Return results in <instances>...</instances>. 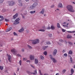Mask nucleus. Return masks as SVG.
<instances>
[{
	"instance_id": "obj_1",
	"label": "nucleus",
	"mask_w": 75,
	"mask_h": 75,
	"mask_svg": "<svg viewBox=\"0 0 75 75\" xmlns=\"http://www.w3.org/2000/svg\"><path fill=\"white\" fill-rule=\"evenodd\" d=\"M67 8L69 11L70 12H74L75 11L74 9H73V7L71 5H68L67 6Z\"/></svg>"
},
{
	"instance_id": "obj_37",
	"label": "nucleus",
	"mask_w": 75,
	"mask_h": 75,
	"mask_svg": "<svg viewBox=\"0 0 75 75\" xmlns=\"http://www.w3.org/2000/svg\"><path fill=\"white\" fill-rule=\"evenodd\" d=\"M47 45H49V44H51V43L50 42H47Z\"/></svg>"
},
{
	"instance_id": "obj_62",
	"label": "nucleus",
	"mask_w": 75,
	"mask_h": 75,
	"mask_svg": "<svg viewBox=\"0 0 75 75\" xmlns=\"http://www.w3.org/2000/svg\"><path fill=\"white\" fill-rule=\"evenodd\" d=\"M44 75H49L48 74H45Z\"/></svg>"
},
{
	"instance_id": "obj_26",
	"label": "nucleus",
	"mask_w": 75,
	"mask_h": 75,
	"mask_svg": "<svg viewBox=\"0 0 75 75\" xmlns=\"http://www.w3.org/2000/svg\"><path fill=\"white\" fill-rule=\"evenodd\" d=\"M57 27H58V28H60V25H59V23H57Z\"/></svg>"
},
{
	"instance_id": "obj_20",
	"label": "nucleus",
	"mask_w": 75,
	"mask_h": 75,
	"mask_svg": "<svg viewBox=\"0 0 75 75\" xmlns=\"http://www.w3.org/2000/svg\"><path fill=\"white\" fill-rule=\"evenodd\" d=\"M67 32H68V33H75V31H72V32L71 31H67Z\"/></svg>"
},
{
	"instance_id": "obj_59",
	"label": "nucleus",
	"mask_w": 75,
	"mask_h": 75,
	"mask_svg": "<svg viewBox=\"0 0 75 75\" xmlns=\"http://www.w3.org/2000/svg\"><path fill=\"white\" fill-rule=\"evenodd\" d=\"M26 60V59L25 58H23V61H25Z\"/></svg>"
},
{
	"instance_id": "obj_45",
	"label": "nucleus",
	"mask_w": 75,
	"mask_h": 75,
	"mask_svg": "<svg viewBox=\"0 0 75 75\" xmlns=\"http://www.w3.org/2000/svg\"><path fill=\"white\" fill-rule=\"evenodd\" d=\"M52 35L51 34H49V37H52Z\"/></svg>"
},
{
	"instance_id": "obj_25",
	"label": "nucleus",
	"mask_w": 75,
	"mask_h": 75,
	"mask_svg": "<svg viewBox=\"0 0 75 75\" xmlns=\"http://www.w3.org/2000/svg\"><path fill=\"white\" fill-rule=\"evenodd\" d=\"M68 53L69 54H72V51L71 50H70Z\"/></svg>"
},
{
	"instance_id": "obj_34",
	"label": "nucleus",
	"mask_w": 75,
	"mask_h": 75,
	"mask_svg": "<svg viewBox=\"0 0 75 75\" xmlns=\"http://www.w3.org/2000/svg\"><path fill=\"white\" fill-rule=\"evenodd\" d=\"M68 43H69V44H70L71 45H72V43L71 42H68Z\"/></svg>"
},
{
	"instance_id": "obj_42",
	"label": "nucleus",
	"mask_w": 75,
	"mask_h": 75,
	"mask_svg": "<svg viewBox=\"0 0 75 75\" xmlns=\"http://www.w3.org/2000/svg\"><path fill=\"white\" fill-rule=\"evenodd\" d=\"M3 20H4V18H3H3H1V19H0V21H3Z\"/></svg>"
},
{
	"instance_id": "obj_35",
	"label": "nucleus",
	"mask_w": 75,
	"mask_h": 75,
	"mask_svg": "<svg viewBox=\"0 0 75 75\" xmlns=\"http://www.w3.org/2000/svg\"><path fill=\"white\" fill-rule=\"evenodd\" d=\"M22 62H21V60H20V61L19 62V63L20 65H21Z\"/></svg>"
},
{
	"instance_id": "obj_14",
	"label": "nucleus",
	"mask_w": 75,
	"mask_h": 75,
	"mask_svg": "<svg viewBox=\"0 0 75 75\" xmlns=\"http://www.w3.org/2000/svg\"><path fill=\"white\" fill-rule=\"evenodd\" d=\"M40 13L44 14V9L42 8V11L40 12Z\"/></svg>"
},
{
	"instance_id": "obj_15",
	"label": "nucleus",
	"mask_w": 75,
	"mask_h": 75,
	"mask_svg": "<svg viewBox=\"0 0 75 75\" xmlns=\"http://www.w3.org/2000/svg\"><path fill=\"white\" fill-rule=\"evenodd\" d=\"M18 14L17 13H16V14L13 16V19H15L18 16Z\"/></svg>"
},
{
	"instance_id": "obj_52",
	"label": "nucleus",
	"mask_w": 75,
	"mask_h": 75,
	"mask_svg": "<svg viewBox=\"0 0 75 75\" xmlns=\"http://www.w3.org/2000/svg\"><path fill=\"white\" fill-rule=\"evenodd\" d=\"M3 18V16H0V18Z\"/></svg>"
},
{
	"instance_id": "obj_3",
	"label": "nucleus",
	"mask_w": 75,
	"mask_h": 75,
	"mask_svg": "<svg viewBox=\"0 0 75 75\" xmlns=\"http://www.w3.org/2000/svg\"><path fill=\"white\" fill-rule=\"evenodd\" d=\"M7 4L9 6H12L15 4V2L13 1H9L7 2Z\"/></svg>"
},
{
	"instance_id": "obj_49",
	"label": "nucleus",
	"mask_w": 75,
	"mask_h": 75,
	"mask_svg": "<svg viewBox=\"0 0 75 75\" xmlns=\"http://www.w3.org/2000/svg\"><path fill=\"white\" fill-rule=\"evenodd\" d=\"M59 41H60V42H64V41L62 40H59Z\"/></svg>"
},
{
	"instance_id": "obj_64",
	"label": "nucleus",
	"mask_w": 75,
	"mask_h": 75,
	"mask_svg": "<svg viewBox=\"0 0 75 75\" xmlns=\"http://www.w3.org/2000/svg\"><path fill=\"white\" fill-rule=\"evenodd\" d=\"M56 75H59V74L58 73H57L56 74Z\"/></svg>"
},
{
	"instance_id": "obj_53",
	"label": "nucleus",
	"mask_w": 75,
	"mask_h": 75,
	"mask_svg": "<svg viewBox=\"0 0 75 75\" xmlns=\"http://www.w3.org/2000/svg\"><path fill=\"white\" fill-rule=\"evenodd\" d=\"M17 56H18V57H21V55H20L19 54H17Z\"/></svg>"
},
{
	"instance_id": "obj_2",
	"label": "nucleus",
	"mask_w": 75,
	"mask_h": 75,
	"mask_svg": "<svg viewBox=\"0 0 75 75\" xmlns=\"http://www.w3.org/2000/svg\"><path fill=\"white\" fill-rule=\"evenodd\" d=\"M31 41H32V44H33V45H35L36 44H38V43H39L40 40H39V39H37L35 40H31Z\"/></svg>"
},
{
	"instance_id": "obj_6",
	"label": "nucleus",
	"mask_w": 75,
	"mask_h": 75,
	"mask_svg": "<svg viewBox=\"0 0 75 75\" xmlns=\"http://www.w3.org/2000/svg\"><path fill=\"white\" fill-rule=\"evenodd\" d=\"M18 5L19 6H23V4L21 3V0H18Z\"/></svg>"
},
{
	"instance_id": "obj_41",
	"label": "nucleus",
	"mask_w": 75,
	"mask_h": 75,
	"mask_svg": "<svg viewBox=\"0 0 75 75\" xmlns=\"http://www.w3.org/2000/svg\"><path fill=\"white\" fill-rule=\"evenodd\" d=\"M39 71L40 74V75H42V74L41 73V70H39Z\"/></svg>"
},
{
	"instance_id": "obj_33",
	"label": "nucleus",
	"mask_w": 75,
	"mask_h": 75,
	"mask_svg": "<svg viewBox=\"0 0 75 75\" xmlns=\"http://www.w3.org/2000/svg\"><path fill=\"white\" fill-rule=\"evenodd\" d=\"M49 57L50 59H52V58H53V57H52V55H50Z\"/></svg>"
},
{
	"instance_id": "obj_47",
	"label": "nucleus",
	"mask_w": 75,
	"mask_h": 75,
	"mask_svg": "<svg viewBox=\"0 0 75 75\" xmlns=\"http://www.w3.org/2000/svg\"><path fill=\"white\" fill-rule=\"evenodd\" d=\"M13 34L14 35H17L16 32H14Z\"/></svg>"
},
{
	"instance_id": "obj_55",
	"label": "nucleus",
	"mask_w": 75,
	"mask_h": 75,
	"mask_svg": "<svg viewBox=\"0 0 75 75\" xmlns=\"http://www.w3.org/2000/svg\"><path fill=\"white\" fill-rule=\"evenodd\" d=\"M30 66H31L32 67V68H35L34 67H33V66L32 65H30Z\"/></svg>"
},
{
	"instance_id": "obj_30",
	"label": "nucleus",
	"mask_w": 75,
	"mask_h": 75,
	"mask_svg": "<svg viewBox=\"0 0 75 75\" xmlns=\"http://www.w3.org/2000/svg\"><path fill=\"white\" fill-rule=\"evenodd\" d=\"M43 54L45 55H47V52L45 51L43 53Z\"/></svg>"
},
{
	"instance_id": "obj_51",
	"label": "nucleus",
	"mask_w": 75,
	"mask_h": 75,
	"mask_svg": "<svg viewBox=\"0 0 75 75\" xmlns=\"http://www.w3.org/2000/svg\"><path fill=\"white\" fill-rule=\"evenodd\" d=\"M47 30H50V29H51V28L50 27H49L48 28H47Z\"/></svg>"
},
{
	"instance_id": "obj_21",
	"label": "nucleus",
	"mask_w": 75,
	"mask_h": 75,
	"mask_svg": "<svg viewBox=\"0 0 75 75\" xmlns=\"http://www.w3.org/2000/svg\"><path fill=\"white\" fill-rule=\"evenodd\" d=\"M30 8L31 9H33V8H35V7H34V6H33V5H32V6H30Z\"/></svg>"
},
{
	"instance_id": "obj_57",
	"label": "nucleus",
	"mask_w": 75,
	"mask_h": 75,
	"mask_svg": "<svg viewBox=\"0 0 75 75\" xmlns=\"http://www.w3.org/2000/svg\"><path fill=\"white\" fill-rule=\"evenodd\" d=\"M67 25H68V24H67L66 25H63V26L64 27H67Z\"/></svg>"
},
{
	"instance_id": "obj_27",
	"label": "nucleus",
	"mask_w": 75,
	"mask_h": 75,
	"mask_svg": "<svg viewBox=\"0 0 75 75\" xmlns=\"http://www.w3.org/2000/svg\"><path fill=\"white\" fill-rule=\"evenodd\" d=\"M28 47L29 48H30V49H32L33 48H32V47L31 46H30V45H28Z\"/></svg>"
},
{
	"instance_id": "obj_9",
	"label": "nucleus",
	"mask_w": 75,
	"mask_h": 75,
	"mask_svg": "<svg viewBox=\"0 0 75 75\" xmlns=\"http://www.w3.org/2000/svg\"><path fill=\"white\" fill-rule=\"evenodd\" d=\"M12 30V28L11 27H10V28H8L6 30V32L7 33V32H8V31H11Z\"/></svg>"
},
{
	"instance_id": "obj_32",
	"label": "nucleus",
	"mask_w": 75,
	"mask_h": 75,
	"mask_svg": "<svg viewBox=\"0 0 75 75\" xmlns=\"http://www.w3.org/2000/svg\"><path fill=\"white\" fill-rule=\"evenodd\" d=\"M40 58L41 59H44V57L42 56H40Z\"/></svg>"
},
{
	"instance_id": "obj_10",
	"label": "nucleus",
	"mask_w": 75,
	"mask_h": 75,
	"mask_svg": "<svg viewBox=\"0 0 75 75\" xmlns=\"http://www.w3.org/2000/svg\"><path fill=\"white\" fill-rule=\"evenodd\" d=\"M30 60H34V56L33 55H30Z\"/></svg>"
},
{
	"instance_id": "obj_16",
	"label": "nucleus",
	"mask_w": 75,
	"mask_h": 75,
	"mask_svg": "<svg viewBox=\"0 0 75 75\" xmlns=\"http://www.w3.org/2000/svg\"><path fill=\"white\" fill-rule=\"evenodd\" d=\"M67 38H72V36H71V35H68L67 37Z\"/></svg>"
},
{
	"instance_id": "obj_19",
	"label": "nucleus",
	"mask_w": 75,
	"mask_h": 75,
	"mask_svg": "<svg viewBox=\"0 0 75 75\" xmlns=\"http://www.w3.org/2000/svg\"><path fill=\"white\" fill-rule=\"evenodd\" d=\"M71 74H73L74 73V69H71Z\"/></svg>"
},
{
	"instance_id": "obj_56",
	"label": "nucleus",
	"mask_w": 75,
	"mask_h": 75,
	"mask_svg": "<svg viewBox=\"0 0 75 75\" xmlns=\"http://www.w3.org/2000/svg\"><path fill=\"white\" fill-rule=\"evenodd\" d=\"M22 52H24V49H22Z\"/></svg>"
},
{
	"instance_id": "obj_8",
	"label": "nucleus",
	"mask_w": 75,
	"mask_h": 75,
	"mask_svg": "<svg viewBox=\"0 0 75 75\" xmlns=\"http://www.w3.org/2000/svg\"><path fill=\"white\" fill-rule=\"evenodd\" d=\"M58 7L59 8H62V7H63V5H62V3H60L58 4Z\"/></svg>"
},
{
	"instance_id": "obj_39",
	"label": "nucleus",
	"mask_w": 75,
	"mask_h": 75,
	"mask_svg": "<svg viewBox=\"0 0 75 75\" xmlns=\"http://www.w3.org/2000/svg\"><path fill=\"white\" fill-rule=\"evenodd\" d=\"M5 21L6 22H8L9 21V20H8V19H5Z\"/></svg>"
},
{
	"instance_id": "obj_54",
	"label": "nucleus",
	"mask_w": 75,
	"mask_h": 75,
	"mask_svg": "<svg viewBox=\"0 0 75 75\" xmlns=\"http://www.w3.org/2000/svg\"><path fill=\"white\" fill-rule=\"evenodd\" d=\"M42 27L44 29H45V26H43Z\"/></svg>"
},
{
	"instance_id": "obj_4",
	"label": "nucleus",
	"mask_w": 75,
	"mask_h": 75,
	"mask_svg": "<svg viewBox=\"0 0 75 75\" xmlns=\"http://www.w3.org/2000/svg\"><path fill=\"white\" fill-rule=\"evenodd\" d=\"M19 20H20V19L19 18H17L13 24H19V22L18 21Z\"/></svg>"
},
{
	"instance_id": "obj_23",
	"label": "nucleus",
	"mask_w": 75,
	"mask_h": 75,
	"mask_svg": "<svg viewBox=\"0 0 75 75\" xmlns=\"http://www.w3.org/2000/svg\"><path fill=\"white\" fill-rule=\"evenodd\" d=\"M51 27L52 30H54L55 29V27L54 26L52 25Z\"/></svg>"
},
{
	"instance_id": "obj_63",
	"label": "nucleus",
	"mask_w": 75,
	"mask_h": 75,
	"mask_svg": "<svg viewBox=\"0 0 75 75\" xmlns=\"http://www.w3.org/2000/svg\"><path fill=\"white\" fill-rule=\"evenodd\" d=\"M65 44H67V42L66 41H65Z\"/></svg>"
},
{
	"instance_id": "obj_18",
	"label": "nucleus",
	"mask_w": 75,
	"mask_h": 75,
	"mask_svg": "<svg viewBox=\"0 0 75 75\" xmlns=\"http://www.w3.org/2000/svg\"><path fill=\"white\" fill-rule=\"evenodd\" d=\"M33 6H34V7L35 8V6H37V5H38V3H35L33 4Z\"/></svg>"
},
{
	"instance_id": "obj_22",
	"label": "nucleus",
	"mask_w": 75,
	"mask_h": 75,
	"mask_svg": "<svg viewBox=\"0 0 75 75\" xmlns=\"http://www.w3.org/2000/svg\"><path fill=\"white\" fill-rule=\"evenodd\" d=\"M35 13V11H30V13H31V14H34V13Z\"/></svg>"
},
{
	"instance_id": "obj_58",
	"label": "nucleus",
	"mask_w": 75,
	"mask_h": 75,
	"mask_svg": "<svg viewBox=\"0 0 75 75\" xmlns=\"http://www.w3.org/2000/svg\"><path fill=\"white\" fill-rule=\"evenodd\" d=\"M26 62H30V61H29V60H28L26 61Z\"/></svg>"
},
{
	"instance_id": "obj_40",
	"label": "nucleus",
	"mask_w": 75,
	"mask_h": 75,
	"mask_svg": "<svg viewBox=\"0 0 75 75\" xmlns=\"http://www.w3.org/2000/svg\"><path fill=\"white\" fill-rule=\"evenodd\" d=\"M62 72L63 73H65V72H66V70H65V69L63 70Z\"/></svg>"
},
{
	"instance_id": "obj_11",
	"label": "nucleus",
	"mask_w": 75,
	"mask_h": 75,
	"mask_svg": "<svg viewBox=\"0 0 75 75\" xmlns=\"http://www.w3.org/2000/svg\"><path fill=\"white\" fill-rule=\"evenodd\" d=\"M24 28H22L21 29L18 30V31L19 33H22L24 31Z\"/></svg>"
},
{
	"instance_id": "obj_38",
	"label": "nucleus",
	"mask_w": 75,
	"mask_h": 75,
	"mask_svg": "<svg viewBox=\"0 0 75 75\" xmlns=\"http://www.w3.org/2000/svg\"><path fill=\"white\" fill-rule=\"evenodd\" d=\"M64 56H65V57H67L68 55H67V53H65L64 54Z\"/></svg>"
},
{
	"instance_id": "obj_61",
	"label": "nucleus",
	"mask_w": 75,
	"mask_h": 75,
	"mask_svg": "<svg viewBox=\"0 0 75 75\" xmlns=\"http://www.w3.org/2000/svg\"><path fill=\"white\" fill-rule=\"evenodd\" d=\"M65 52V50H63V52Z\"/></svg>"
},
{
	"instance_id": "obj_43",
	"label": "nucleus",
	"mask_w": 75,
	"mask_h": 75,
	"mask_svg": "<svg viewBox=\"0 0 75 75\" xmlns=\"http://www.w3.org/2000/svg\"><path fill=\"white\" fill-rule=\"evenodd\" d=\"M70 62H72V61H73L72 59V57H71L70 58Z\"/></svg>"
},
{
	"instance_id": "obj_36",
	"label": "nucleus",
	"mask_w": 75,
	"mask_h": 75,
	"mask_svg": "<svg viewBox=\"0 0 75 75\" xmlns=\"http://www.w3.org/2000/svg\"><path fill=\"white\" fill-rule=\"evenodd\" d=\"M4 1V0H0V3H2Z\"/></svg>"
},
{
	"instance_id": "obj_60",
	"label": "nucleus",
	"mask_w": 75,
	"mask_h": 75,
	"mask_svg": "<svg viewBox=\"0 0 75 75\" xmlns=\"http://www.w3.org/2000/svg\"><path fill=\"white\" fill-rule=\"evenodd\" d=\"M26 2H27L28 1H29V0H25Z\"/></svg>"
},
{
	"instance_id": "obj_28",
	"label": "nucleus",
	"mask_w": 75,
	"mask_h": 75,
	"mask_svg": "<svg viewBox=\"0 0 75 75\" xmlns=\"http://www.w3.org/2000/svg\"><path fill=\"white\" fill-rule=\"evenodd\" d=\"M39 31H42L43 32H44L45 31V30L42 29H40L39 30Z\"/></svg>"
},
{
	"instance_id": "obj_44",
	"label": "nucleus",
	"mask_w": 75,
	"mask_h": 75,
	"mask_svg": "<svg viewBox=\"0 0 75 75\" xmlns=\"http://www.w3.org/2000/svg\"><path fill=\"white\" fill-rule=\"evenodd\" d=\"M62 30L63 32H65V31H66V30H65L64 29H62Z\"/></svg>"
},
{
	"instance_id": "obj_48",
	"label": "nucleus",
	"mask_w": 75,
	"mask_h": 75,
	"mask_svg": "<svg viewBox=\"0 0 75 75\" xmlns=\"http://www.w3.org/2000/svg\"><path fill=\"white\" fill-rule=\"evenodd\" d=\"M51 8H53L54 7V5H53L51 6Z\"/></svg>"
},
{
	"instance_id": "obj_17",
	"label": "nucleus",
	"mask_w": 75,
	"mask_h": 75,
	"mask_svg": "<svg viewBox=\"0 0 75 75\" xmlns=\"http://www.w3.org/2000/svg\"><path fill=\"white\" fill-rule=\"evenodd\" d=\"M38 62V59H35V63L36 64H37Z\"/></svg>"
},
{
	"instance_id": "obj_24",
	"label": "nucleus",
	"mask_w": 75,
	"mask_h": 75,
	"mask_svg": "<svg viewBox=\"0 0 75 75\" xmlns=\"http://www.w3.org/2000/svg\"><path fill=\"white\" fill-rule=\"evenodd\" d=\"M3 68H4L3 67V66H0V69H1V70H3Z\"/></svg>"
},
{
	"instance_id": "obj_50",
	"label": "nucleus",
	"mask_w": 75,
	"mask_h": 75,
	"mask_svg": "<svg viewBox=\"0 0 75 75\" xmlns=\"http://www.w3.org/2000/svg\"><path fill=\"white\" fill-rule=\"evenodd\" d=\"M21 15L23 18H25L24 16H23V14H21Z\"/></svg>"
},
{
	"instance_id": "obj_7",
	"label": "nucleus",
	"mask_w": 75,
	"mask_h": 75,
	"mask_svg": "<svg viewBox=\"0 0 75 75\" xmlns=\"http://www.w3.org/2000/svg\"><path fill=\"white\" fill-rule=\"evenodd\" d=\"M7 55L8 56V61L10 62H11V60H10V59H11V55H8V54H7Z\"/></svg>"
},
{
	"instance_id": "obj_31",
	"label": "nucleus",
	"mask_w": 75,
	"mask_h": 75,
	"mask_svg": "<svg viewBox=\"0 0 75 75\" xmlns=\"http://www.w3.org/2000/svg\"><path fill=\"white\" fill-rule=\"evenodd\" d=\"M34 72L35 73H33V75H35L37 74V70L34 71Z\"/></svg>"
},
{
	"instance_id": "obj_5",
	"label": "nucleus",
	"mask_w": 75,
	"mask_h": 75,
	"mask_svg": "<svg viewBox=\"0 0 75 75\" xmlns=\"http://www.w3.org/2000/svg\"><path fill=\"white\" fill-rule=\"evenodd\" d=\"M11 52L13 53L14 55L17 54V51L14 49H13L11 50Z\"/></svg>"
},
{
	"instance_id": "obj_29",
	"label": "nucleus",
	"mask_w": 75,
	"mask_h": 75,
	"mask_svg": "<svg viewBox=\"0 0 75 75\" xmlns=\"http://www.w3.org/2000/svg\"><path fill=\"white\" fill-rule=\"evenodd\" d=\"M47 47H48L47 46H44V47H42V49H43V50H45V49H46V48H47Z\"/></svg>"
},
{
	"instance_id": "obj_12",
	"label": "nucleus",
	"mask_w": 75,
	"mask_h": 75,
	"mask_svg": "<svg viewBox=\"0 0 75 75\" xmlns=\"http://www.w3.org/2000/svg\"><path fill=\"white\" fill-rule=\"evenodd\" d=\"M57 50L56 49L54 50L53 53V55H56V54H57Z\"/></svg>"
},
{
	"instance_id": "obj_13",
	"label": "nucleus",
	"mask_w": 75,
	"mask_h": 75,
	"mask_svg": "<svg viewBox=\"0 0 75 75\" xmlns=\"http://www.w3.org/2000/svg\"><path fill=\"white\" fill-rule=\"evenodd\" d=\"M51 60H52L54 63H56L57 62V60L54 58L52 59Z\"/></svg>"
},
{
	"instance_id": "obj_46",
	"label": "nucleus",
	"mask_w": 75,
	"mask_h": 75,
	"mask_svg": "<svg viewBox=\"0 0 75 75\" xmlns=\"http://www.w3.org/2000/svg\"><path fill=\"white\" fill-rule=\"evenodd\" d=\"M32 1H33V2H37V0H32Z\"/></svg>"
}]
</instances>
